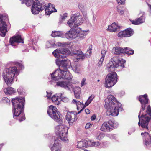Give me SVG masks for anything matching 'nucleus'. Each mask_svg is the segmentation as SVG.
<instances>
[{"label":"nucleus","instance_id":"1","mask_svg":"<svg viewBox=\"0 0 151 151\" xmlns=\"http://www.w3.org/2000/svg\"><path fill=\"white\" fill-rule=\"evenodd\" d=\"M139 100L141 104V109L138 115L139 121L138 124L139 126H141L142 128L148 129V124L151 118V108L150 106L148 105L147 107L145 114L144 112L149 100L147 95L145 94L140 96Z\"/></svg>","mask_w":151,"mask_h":151},{"label":"nucleus","instance_id":"2","mask_svg":"<svg viewBox=\"0 0 151 151\" xmlns=\"http://www.w3.org/2000/svg\"><path fill=\"white\" fill-rule=\"evenodd\" d=\"M70 54V51L67 48L56 49L53 52L52 54L56 58L55 62L57 65L60 69L67 70V59L66 57Z\"/></svg>","mask_w":151,"mask_h":151},{"label":"nucleus","instance_id":"3","mask_svg":"<svg viewBox=\"0 0 151 151\" xmlns=\"http://www.w3.org/2000/svg\"><path fill=\"white\" fill-rule=\"evenodd\" d=\"M55 132L58 137L54 139V143L51 148V151H61V144L59 143L61 140L67 143L68 140L67 139L68 129L66 127L63 125L57 126L55 129Z\"/></svg>","mask_w":151,"mask_h":151},{"label":"nucleus","instance_id":"4","mask_svg":"<svg viewBox=\"0 0 151 151\" xmlns=\"http://www.w3.org/2000/svg\"><path fill=\"white\" fill-rule=\"evenodd\" d=\"M105 107L107 109L106 113L109 112V115H111L114 116H117L119 112L121 104L116 100L112 95H110L107 96L105 100Z\"/></svg>","mask_w":151,"mask_h":151},{"label":"nucleus","instance_id":"5","mask_svg":"<svg viewBox=\"0 0 151 151\" xmlns=\"http://www.w3.org/2000/svg\"><path fill=\"white\" fill-rule=\"evenodd\" d=\"M13 106V114L14 119H17L21 114L24 112L25 99L18 97L12 98L11 100Z\"/></svg>","mask_w":151,"mask_h":151},{"label":"nucleus","instance_id":"6","mask_svg":"<svg viewBox=\"0 0 151 151\" xmlns=\"http://www.w3.org/2000/svg\"><path fill=\"white\" fill-rule=\"evenodd\" d=\"M19 74L18 70L16 67H10L4 70L3 73V77L4 81L8 86H10L13 82L14 76H17Z\"/></svg>","mask_w":151,"mask_h":151},{"label":"nucleus","instance_id":"7","mask_svg":"<svg viewBox=\"0 0 151 151\" xmlns=\"http://www.w3.org/2000/svg\"><path fill=\"white\" fill-rule=\"evenodd\" d=\"M125 62L124 60L114 57L111 58V61L107 64L106 69L109 71H113L115 68L122 69L124 67V64Z\"/></svg>","mask_w":151,"mask_h":151},{"label":"nucleus","instance_id":"8","mask_svg":"<svg viewBox=\"0 0 151 151\" xmlns=\"http://www.w3.org/2000/svg\"><path fill=\"white\" fill-rule=\"evenodd\" d=\"M28 6L32 5L31 11L34 14H37L40 12V11H42L43 9L40 4V2L38 0H25L24 2V1L22 2V4L24 3Z\"/></svg>","mask_w":151,"mask_h":151},{"label":"nucleus","instance_id":"9","mask_svg":"<svg viewBox=\"0 0 151 151\" xmlns=\"http://www.w3.org/2000/svg\"><path fill=\"white\" fill-rule=\"evenodd\" d=\"M73 19L72 17H70L67 22V24L71 28V29L65 34V37L69 40H72L76 38V23H75L76 19L75 14H73Z\"/></svg>","mask_w":151,"mask_h":151},{"label":"nucleus","instance_id":"10","mask_svg":"<svg viewBox=\"0 0 151 151\" xmlns=\"http://www.w3.org/2000/svg\"><path fill=\"white\" fill-rule=\"evenodd\" d=\"M117 75L115 72L109 73L105 78V87L108 88L112 87L117 82Z\"/></svg>","mask_w":151,"mask_h":151},{"label":"nucleus","instance_id":"11","mask_svg":"<svg viewBox=\"0 0 151 151\" xmlns=\"http://www.w3.org/2000/svg\"><path fill=\"white\" fill-rule=\"evenodd\" d=\"M47 113L49 116L55 121L60 122L61 119L59 114L60 112L56 107L52 105L49 106Z\"/></svg>","mask_w":151,"mask_h":151},{"label":"nucleus","instance_id":"12","mask_svg":"<svg viewBox=\"0 0 151 151\" xmlns=\"http://www.w3.org/2000/svg\"><path fill=\"white\" fill-rule=\"evenodd\" d=\"M112 52L113 54L116 55L125 53L127 55H130L133 54L134 51L129 47H125L123 49L121 47H116L113 48Z\"/></svg>","mask_w":151,"mask_h":151},{"label":"nucleus","instance_id":"13","mask_svg":"<svg viewBox=\"0 0 151 151\" xmlns=\"http://www.w3.org/2000/svg\"><path fill=\"white\" fill-rule=\"evenodd\" d=\"M9 43L12 46H15L18 43H23L24 41L21 36L18 35L16 36H14L11 37L9 40Z\"/></svg>","mask_w":151,"mask_h":151},{"label":"nucleus","instance_id":"14","mask_svg":"<svg viewBox=\"0 0 151 151\" xmlns=\"http://www.w3.org/2000/svg\"><path fill=\"white\" fill-rule=\"evenodd\" d=\"M87 35L86 31L82 30L80 28H76V41L82 40L86 37Z\"/></svg>","mask_w":151,"mask_h":151},{"label":"nucleus","instance_id":"15","mask_svg":"<svg viewBox=\"0 0 151 151\" xmlns=\"http://www.w3.org/2000/svg\"><path fill=\"white\" fill-rule=\"evenodd\" d=\"M63 72V70L60 68L57 69L51 74L52 80L56 81L61 78Z\"/></svg>","mask_w":151,"mask_h":151},{"label":"nucleus","instance_id":"16","mask_svg":"<svg viewBox=\"0 0 151 151\" xmlns=\"http://www.w3.org/2000/svg\"><path fill=\"white\" fill-rule=\"evenodd\" d=\"M7 26L6 22L0 17V35L2 37H4L5 36L7 32Z\"/></svg>","mask_w":151,"mask_h":151},{"label":"nucleus","instance_id":"17","mask_svg":"<svg viewBox=\"0 0 151 151\" xmlns=\"http://www.w3.org/2000/svg\"><path fill=\"white\" fill-rule=\"evenodd\" d=\"M74 111H71L68 113L66 116V119L69 123L70 126H72L76 119V115L74 114Z\"/></svg>","mask_w":151,"mask_h":151},{"label":"nucleus","instance_id":"18","mask_svg":"<svg viewBox=\"0 0 151 151\" xmlns=\"http://www.w3.org/2000/svg\"><path fill=\"white\" fill-rule=\"evenodd\" d=\"M55 44H56V46L58 45V46H62V47H64L65 46L70 45L72 50L74 51L76 50V42L75 41H73L72 42L70 43L68 42L64 43L57 42L55 43Z\"/></svg>","mask_w":151,"mask_h":151},{"label":"nucleus","instance_id":"19","mask_svg":"<svg viewBox=\"0 0 151 151\" xmlns=\"http://www.w3.org/2000/svg\"><path fill=\"white\" fill-rule=\"evenodd\" d=\"M85 58V55L81 50H79L76 51V62L83 61Z\"/></svg>","mask_w":151,"mask_h":151},{"label":"nucleus","instance_id":"20","mask_svg":"<svg viewBox=\"0 0 151 151\" xmlns=\"http://www.w3.org/2000/svg\"><path fill=\"white\" fill-rule=\"evenodd\" d=\"M142 135L144 134V139H145V142L146 146H147L150 145L151 143V136L148 132H145L144 133H142Z\"/></svg>","mask_w":151,"mask_h":151},{"label":"nucleus","instance_id":"21","mask_svg":"<svg viewBox=\"0 0 151 151\" xmlns=\"http://www.w3.org/2000/svg\"><path fill=\"white\" fill-rule=\"evenodd\" d=\"M70 83L69 81H60L56 83V85L58 86L63 88L66 89H68V85Z\"/></svg>","mask_w":151,"mask_h":151},{"label":"nucleus","instance_id":"22","mask_svg":"<svg viewBox=\"0 0 151 151\" xmlns=\"http://www.w3.org/2000/svg\"><path fill=\"white\" fill-rule=\"evenodd\" d=\"M63 72L62 78L64 79H65L68 81H69L72 78V75L69 71H67V70H63Z\"/></svg>","mask_w":151,"mask_h":151},{"label":"nucleus","instance_id":"23","mask_svg":"<svg viewBox=\"0 0 151 151\" xmlns=\"http://www.w3.org/2000/svg\"><path fill=\"white\" fill-rule=\"evenodd\" d=\"M40 4L41 5L42 8L43 9L42 11H40V12L42 11L45 9V13L46 15H50L52 13L51 10H50V9L46 5V4H44V3H42V2H40Z\"/></svg>","mask_w":151,"mask_h":151},{"label":"nucleus","instance_id":"24","mask_svg":"<svg viewBox=\"0 0 151 151\" xmlns=\"http://www.w3.org/2000/svg\"><path fill=\"white\" fill-rule=\"evenodd\" d=\"M40 4L41 5L42 8L43 9L42 11H40V12L42 11L45 9V13L46 15H50L52 13L51 10H50V9L46 5V4H44V3H42V2H40Z\"/></svg>","mask_w":151,"mask_h":151},{"label":"nucleus","instance_id":"25","mask_svg":"<svg viewBox=\"0 0 151 151\" xmlns=\"http://www.w3.org/2000/svg\"><path fill=\"white\" fill-rule=\"evenodd\" d=\"M119 29V27L115 23H113L111 25L109 26L108 27L107 30L108 31L112 32H116L117 31L118 29Z\"/></svg>","mask_w":151,"mask_h":151},{"label":"nucleus","instance_id":"26","mask_svg":"<svg viewBox=\"0 0 151 151\" xmlns=\"http://www.w3.org/2000/svg\"><path fill=\"white\" fill-rule=\"evenodd\" d=\"M84 19L81 15L79 13H76V26H78L82 24L83 22Z\"/></svg>","mask_w":151,"mask_h":151},{"label":"nucleus","instance_id":"27","mask_svg":"<svg viewBox=\"0 0 151 151\" xmlns=\"http://www.w3.org/2000/svg\"><path fill=\"white\" fill-rule=\"evenodd\" d=\"M110 129L109 126L108 125L107 122H105L102 124L100 130L101 131L108 132L110 131Z\"/></svg>","mask_w":151,"mask_h":151},{"label":"nucleus","instance_id":"28","mask_svg":"<svg viewBox=\"0 0 151 151\" xmlns=\"http://www.w3.org/2000/svg\"><path fill=\"white\" fill-rule=\"evenodd\" d=\"M55 41L54 39L49 40L46 42V47L48 48L55 47L56 45L55 44Z\"/></svg>","mask_w":151,"mask_h":151},{"label":"nucleus","instance_id":"29","mask_svg":"<svg viewBox=\"0 0 151 151\" xmlns=\"http://www.w3.org/2000/svg\"><path fill=\"white\" fill-rule=\"evenodd\" d=\"M124 31L125 37H129L134 33L133 30L130 28H127Z\"/></svg>","mask_w":151,"mask_h":151},{"label":"nucleus","instance_id":"30","mask_svg":"<svg viewBox=\"0 0 151 151\" xmlns=\"http://www.w3.org/2000/svg\"><path fill=\"white\" fill-rule=\"evenodd\" d=\"M145 21L144 18H142L140 17L138 18L135 20H132V24L135 25L139 24H141L144 23Z\"/></svg>","mask_w":151,"mask_h":151},{"label":"nucleus","instance_id":"31","mask_svg":"<svg viewBox=\"0 0 151 151\" xmlns=\"http://www.w3.org/2000/svg\"><path fill=\"white\" fill-rule=\"evenodd\" d=\"M15 90L12 87L6 88L4 90V92L6 94L11 95L15 92Z\"/></svg>","mask_w":151,"mask_h":151},{"label":"nucleus","instance_id":"32","mask_svg":"<svg viewBox=\"0 0 151 151\" xmlns=\"http://www.w3.org/2000/svg\"><path fill=\"white\" fill-rule=\"evenodd\" d=\"M87 141L86 140H83L77 142V147L78 148H81L84 147L86 146Z\"/></svg>","mask_w":151,"mask_h":151},{"label":"nucleus","instance_id":"33","mask_svg":"<svg viewBox=\"0 0 151 151\" xmlns=\"http://www.w3.org/2000/svg\"><path fill=\"white\" fill-rule=\"evenodd\" d=\"M76 105L77 106V109L78 110H79L80 109H84L85 107H86L85 106V105L84 106L82 102H81L79 101H77L76 100Z\"/></svg>","mask_w":151,"mask_h":151},{"label":"nucleus","instance_id":"34","mask_svg":"<svg viewBox=\"0 0 151 151\" xmlns=\"http://www.w3.org/2000/svg\"><path fill=\"white\" fill-rule=\"evenodd\" d=\"M62 32L60 31H54L52 32L51 36L53 37H61L63 35Z\"/></svg>","mask_w":151,"mask_h":151},{"label":"nucleus","instance_id":"35","mask_svg":"<svg viewBox=\"0 0 151 151\" xmlns=\"http://www.w3.org/2000/svg\"><path fill=\"white\" fill-rule=\"evenodd\" d=\"M68 86H69V89L70 91L72 90L73 91L74 93V95L76 97V83H70V84H69L68 85Z\"/></svg>","mask_w":151,"mask_h":151},{"label":"nucleus","instance_id":"36","mask_svg":"<svg viewBox=\"0 0 151 151\" xmlns=\"http://www.w3.org/2000/svg\"><path fill=\"white\" fill-rule=\"evenodd\" d=\"M51 100L55 105H59L60 102L58 101V98L56 96V95H54L52 96L51 98Z\"/></svg>","mask_w":151,"mask_h":151},{"label":"nucleus","instance_id":"37","mask_svg":"<svg viewBox=\"0 0 151 151\" xmlns=\"http://www.w3.org/2000/svg\"><path fill=\"white\" fill-rule=\"evenodd\" d=\"M96 133H97V135L96 136V139L99 140H101L104 137V134L101 132H100L99 133H98V131L95 132Z\"/></svg>","mask_w":151,"mask_h":151},{"label":"nucleus","instance_id":"38","mask_svg":"<svg viewBox=\"0 0 151 151\" xmlns=\"http://www.w3.org/2000/svg\"><path fill=\"white\" fill-rule=\"evenodd\" d=\"M107 124H109L111 127L114 128H116L118 125V124L115 123V121L113 120H110L107 122Z\"/></svg>","mask_w":151,"mask_h":151},{"label":"nucleus","instance_id":"39","mask_svg":"<svg viewBox=\"0 0 151 151\" xmlns=\"http://www.w3.org/2000/svg\"><path fill=\"white\" fill-rule=\"evenodd\" d=\"M94 98V96L93 95H91L88 98L87 100L85 103V106H88L92 101L93 99Z\"/></svg>","mask_w":151,"mask_h":151},{"label":"nucleus","instance_id":"40","mask_svg":"<svg viewBox=\"0 0 151 151\" xmlns=\"http://www.w3.org/2000/svg\"><path fill=\"white\" fill-rule=\"evenodd\" d=\"M77 90L78 92L76 93V99H80V94L81 93V88L79 87H76V90Z\"/></svg>","mask_w":151,"mask_h":151},{"label":"nucleus","instance_id":"41","mask_svg":"<svg viewBox=\"0 0 151 151\" xmlns=\"http://www.w3.org/2000/svg\"><path fill=\"white\" fill-rule=\"evenodd\" d=\"M68 14L66 13H64L63 16H61V18H60L59 22L61 23L63 20H65V19L67 17Z\"/></svg>","mask_w":151,"mask_h":151},{"label":"nucleus","instance_id":"42","mask_svg":"<svg viewBox=\"0 0 151 151\" xmlns=\"http://www.w3.org/2000/svg\"><path fill=\"white\" fill-rule=\"evenodd\" d=\"M3 102L4 103L9 104L10 103V100L7 98L4 97L2 99Z\"/></svg>","mask_w":151,"mask_h":151},{"label":"nucleus","instance_id":"43","mask_svg":"<svg viewBox=\"0 0 151 151\" xmlns=\"http://www.w3.org/2000/svg\"><path fill=\"white\" fill-rule=\"evenodd\" d=\"M17 90V92L19 94L23 95L24 93V90L22 87L18 88Z\"/></svg>","mask_w":151,"mask_h":151},{"label":"nucleus","instance_id":"44","mask_svg":"<svg viewBox=\"0 0 151 151\" xmlns=\"http://www.w3.org/2000/svg\"><path fill=\"white\" fill-rule=\"evenodd\" d=\"M84 19L86 20L88 18L87 16V12L86 11L83 10L81 11Z\"/></svg>","mask_w":151,"mask_h":151},{"label":"nucleus","instance_id":"45","mask_svg":"<svg viewBox=\"0 0 151 151\" xmlns=\"http://www.w3.org/2000/svg\"><path fill=\"white\" fill-rule=\"evenodd\" d=\"M139 15L140 16L139 17L142 18H144L145 19V14L144 12L140 11L139 14Z\"/></svg>","mask_w":151,"mask_h":151},{"label":"nucleus","instance_id":"46","mask_svg":"<svg viewBox=\"0 0 151 151\" xmlns=\"http://www.w3.org/2000/svg\"><path fill=\"white\" fill-rule=\"evenodd\" d=\"M92 49V45H90L89 46V48L88 50L86 52V53L87 54H88V53L89 54V55H91V50Z\"/></svg>","mask_w":151,"mask_h":151},{"label":"nucleus","instance_id":"47","mask_svg":"<svg viewBox=\"0 0 151 151\" xmlns=\"http://www.w3.org/2000/svg\"><path fill=\"white\" fill-rule=\"evenodd\" d=\"M117 11L119 13L121 14H123L124 13V11L122 10L120 6H119L117 7Z\"/></svg>","mask_w":151,"mask_h":151},{"label":"nucleus","instance_id":"48","mask_svg":"<svg viewBox=\"0 0 151 151\" xmlns=\"http://www.w3.org/2000/svg\"><path fill=\"white\" fill-rule=\"evenodd\" d=\"M61 100L64 102L67 103L69 101V99L66 97H61Z\"/></svg>","mask_w":151,"mask_h":151},{"label":"nucleus","instance_id":"49","mask_svg":"<svg viewBox=\"0 0 151 151\" xmlns=\"http://www.w3.org/2000/svg\"><path fill=\"white\" fill-rule=\"evenodd\" d=\"M100 145L99 142L98 141L94 142L92 143L91 145L95 147H97Z\"/></svg>","mask_w":151,"mask_h":151},{"label":"nucleus","instance_id":"50","mask_svg":"<svg viewBox=\"0 0 151 151\" xmlns=\"http://www.w3.org/2000/svg\"><path fill=\"white\" fill-rule=\"evenodd\" d=\"M124 31H122L120 32H119V33L118 34V36L119 37H125V36H124Z\"/></svg>","mask_w":151,"mask_h":151},{"label":"nucleus","instance_id":"51","mask_svg":"<svg viewBox=\"0 0 151 151\" xmlns=\"http://www.w3.org/2000/svg\"><path fill=\"white\" fill-rule=\"evenodd\" d=\"M17 65L19 68L21 70H23L24 68V67L22 64L18 62L17 63Z\"/></svg>","mask_w":151,"mask_h":151},{"label":"nucleus","instance_id":"52","mask_svg":"<svg viewBox=\"0 0 151 151\" xmlns=\"http://www.w3.org/2000/svg\"><path fill=\"white\" fill-rule=\"evenodd\" d=\"M22 114V116L19 119V121L21 122L23 120H24L25 119V117L24 115V114L23 112L21 114Z\"/></svg>","mask_w":151,"mask_h":151},{"label":"nucleus","instance_id":"53","mask_svg":"<svg viewBox=\"0 0 151 151\" xmlns=\"http://www.w3.org/2000/svg\"><path fill=\"white\" fill-rule=\"evenodd\" d=\"M78 7L79 9L81 10V11H83V6L82 5L81 3H79L78 5Z\"/></svg>","mask_w":151,"mask_h":151},{"label":"nucleus","instance_id":"54","mask_svg":"<svg viewBox=\"0 0 151 151\" xmlns=\"http://www.w3.org/2000/svg\"><path fill=\"white\" fill-rule=\"evenodd\" d=\"M109 137L111 139H115L116 136L115 134H109Z\"/></svg>","mask_w":151,"mask_h":151},{"label":"nucleus","instance_id":"55","mask_svg":"<svg viewBox=\"0 0 151 151\" xmlns=\"http://www.w3.org/2000/svg\"><path fill=\"white\" fill-rule=\"evenodd\" d=\"M86 79L85 78H84L83 79L81 84V87H82L85 84V82L86 81Z\"/></svg>","mask_w":151,"mask_h":151},{"label":"nucleus","instance_id":"56","mask_svg":"<svg viewBox=\"0 0 151 151\" xmlns=\"http://www.w3.org/2000/svg\"><path fill=\"white\" fill-rule=\"evenodd\" d=\"M47 6L50 9L51 8H54L55 6L53 4H52L50 3H49L48 5V6Z\"/></svg>","mask_w":151,"mask_h":151},{"label":"nucleus","instance_id":"57","mask_svg":"<svg viewBox=\"0 0 151 151\" xmlns=\"http://www.w3.org/2000/svg\"><path fill=\"white\" fill-rule=\"evenodd\" d=\"M101 54L102 55V56L105 57L106 53V51L104 50H102L101 51Z\"/></svg>","mask_w":151,"mask_h":151},{"label":"nucleus","instance_id":"58","mask_svg":"<svg viewBox=\"0 0 151 151\" xmlns=\"http://www.w3.org/2000/svg\"><path fill=\"white\" fill-rule=\"evenodd\" d=\"M92 125L90 124L89 123H87L85 126L86 128L88 129L91 127Z\"/></svg>","mask_w":151,"mask_h":151},{"label":"nucleus","instance_id":"59","mask_svg":"<svg viewBox=\"0 0 151 151\" xmlns=\"http://www.w3.org/2000/svg\"><path fill=\"white\" fill-rule=\"evenodd\" d=\"M47 96L48 98V99H50V97L52 95V93H49L47 92Z\"/></svg>","mask_w":151,"mask_h":151},{"label":"nucleus","instance_id":"60","mask_svg":"<svg viewBox=\"0 0 151 151\" xmlns=\"http://www.w3.org/2000/svg\"><path fill=\"white\" fill-rule=\"evenodd\" d=\"M125 1V0H117V1L119 3H120L121 4H123Z\"/></svg>","mask_w":151,"mask_h":151},{"label":"nucleus","instance_id":"61","mask_svg":"<svg viewBox=\"0 0 151 151\" xmlns=\"http://www.w3.org/2000/svg\"><path fill=\"white\" fill-rule=\"evenodd\" d=\"M85 111L86 113L87 114H89L90 113V111L88 109H85Z\"/></svg>","mask_w":151,"mask_h":151},{"label":"nucleus","instance_id":"62","mask_svg":"<svg viewBox=\"0 0 151 151\" xmlns=\"http://www.w3.org/2000/svg\"><path fill=\"white\" fill-rule=\"evenodd\" d=\"M96 118V116L95 115H93L91 118V120L93 121Z\"/></svg>","mask_w":151,"mask_h":151},{"label":"nucleus","instance_id":"63","mask_svg":"<svg viewBox=\"0 0 151 151\" xmlns=\"http://www.w3.org/2000/svg\"><path fill=\"white\" fill-rule=\"evenodd\" d=\"M102 63L103 62H101L99 61L98 63V65L100 67L102 65Z\"/></svg>","mask_w":151,"mask_h":151},{"label":"nucleus","instance_id":"64","mask_svg":"<svg viewBox=\"0 0 151 151\" xmlns=\"http://www.w3.org/2000/svg\"><path fill=\"white\" fill-rule=\"evenodd\" d=\"M104 57H104V56H102V57H101V58H100V60L99 61L103 62V61H104Z\"/></svg>","mask_w":151,"mask_h":151}]
</instances>
